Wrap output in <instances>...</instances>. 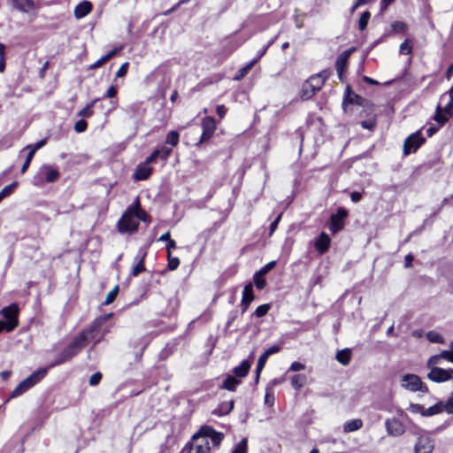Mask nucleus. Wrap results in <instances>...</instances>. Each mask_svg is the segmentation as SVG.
Instances as JSON below:
<instances>
[{"label":"nucleus","mask_w":453,"mask_h":453,"mask_svg":"<svg viewBox=\"0 0 453 453\" xmlns=\"http://www.w3.org/2000/svg\"><path fill=\"white\" fill-rule=\"evenodd\" d=\"M371 14L369 12H364L358 20V27L360 30H365L367 27Z\"/></svg>","instance_id":"nucleus-41"},{"label":"nucleus","mask_w":453,"mask_h":453,"mask_svg":"<svg viewBox=\"0 0 453 453\" xmlns=\"http://www.w3.org/2000/svg\"><path fill=\"white\" fill-rule=\"evenodd\" d=\"M13 5L21 12H28L35 8V2L33 0H13Z\"/></svg>","instance_id":"nucleus-28"},{"label":"nucleus","mask_w":453,"mask_h":453,"mask_svg":"<svg viewBox=\"0 0 453 453\" xmlns=\"http://www.w3.org/2000/svg\"><path fill=\"white\" fill-rule=\"evenodd\" d=\"M48 368H41L35 372H34L31 375H29L27 378L23 380L12 392L11 397L14 398L17 396L21 395L26 391H27L29 388L34 387L35 384H37L41 380L44 378V376L47 374Z\"/></svg>","instance_id":"nucleus-3"},{"label":"nucleus","mask_w":453,"mask_h":453,"mask_svg":"<svg viewBox=\"0 0 453 453\" xmlns=\"http://www.w3.org/2000/svg\"><path fill=\"white\" fill-rule=\"evenodd\" d=\"M138 255L140 256L139 261L131 271V276L133 277L138 276L141 273L146 270L144 265V259L147 255V252L141 249L139 250Z\"/></svg>","instance_id":"nucleus-23"},{"label":"nucleus","mask_w":453,"mask_h":453,"mask_svg":"<svg viewBox=\"0 0 453 453\" xmlns=\"http://www.w3.org/2000/svg\"><path fill=\"white\" fill-rule=\"evenodd\" d=\"M193 444H207L210 446V441H208V437L205 434H201V429L193 435Z\"/></svg>","instance_id":"nucleus-37"},{"label":"nucleus","mask_w":453,"mask_h":453,"mask_svg":"<svg viewBox=\"0 0 453 453\" xmlns=\"http://www.w3.org/2000/svg\"><path fill=\"white\" fill-rule=\"evenodd\" d=\"M172 152V149L167 147H162L158 150L153 151L150 157H148V162H156L157 158H160L163 161H165L170 153Z\"/></svg>","instance_id":"nucleus-22"},{"label":"nucleus","mask_w":453,"mask_h":453,"mask_svg":"<svg viewBox=\"0 0 453 453\" xmlns=\"http://www.w3.org/2000/svg\"><path fill=\"white\" fill-rule=\"evenodd\" d=\"M363 101L364 99L360 96L351 93L349 91V88H348L342 104L344 110H346V106L348 104H356L357 105H362Z\"/></svg>","instance_id":"nucleus-25"},{"label":"nucleus","mask_w":453,"mask_h":453,"mask_svg":"<svg viewBox=\"0 0 453 453\" xmlns=\"http://www.w3.org/2000/svg\"><path fill=\"white\" fill-rule=\"evenodd\" d=\"M401 386L411 392L427 393L428 388L422 382L421 379L412 373L405 374L401 379Z\"/></svg>","instance_id":"nucleus-6"},{"label":"nucleus","mask_w":453,"mask_h":453,"mask_svg":"<svg viewBox=\"0 0 453 453\" xmlns=\"http://www.w3.org/2000/svg\"><path fill=\"white\" fill-rule=\"evenodd\" d=\"M257 63V59H252L250 63H248L245 66L242 67L238 74L235 77V80L239 81L242 79L252 68V66Z\"/></svg>","instance_id":"nucleus-36"},{"label":"nucleus","mask_w":453,"mask_h":453,"mask_svg":"<svg viewBox=\"0 0 453 453\" xmlns=\"http://www.w3.org/2000/svg\"><path fill=\"white\" fill-rule=\"evenodd\" d=\"M102 379V374L99 372L93 373L89 379V385L96 386Z\"/></svg>","instance_id":"nucleus-57"},{"label":"nucleus","mask_w":453,"mask_h":453,"mask_svg":"<svg viewBox=\"0 0 453 453\" xmlns=\"http://www.w3.org/2000/svg\"><path fill=\"white\" fill-rule=\"evenodd\" d=\"M304 369L305 365L303 364L295 361L291 364L290 367L288 368V372H299Z\"/></svg>","instance_id":"nucleus-58"},{"label":"nucleus","mask_w":453,"mask_h":453,"mask_svg":"<svg viewBox=\"0 0 453 453\" xmlns=\"http://www.w3.org/2000/svg\"><path fill=\"white\" fill-rule=\"evenodd\" d=\"M120 50H121V48H115V49H113L109 53H107L106 55L103 56L101 58H99L94 64H92L89 68L90 69L99 68L104 64H105L107 61H109L111 58H112Z\"/></svg>","instance_id":"nucleus-27"},{"label":"nucleus","mask_w":453,"mask_h":453,"mask_svg":"<svg viewBox=\"0 0 453 453\" xmlns=\"http://www.w3.org/2000/svg\"><path fill=\"white\" fill-rule=\"evenodd\" d=\"M241 383V380L237 378L228 375L223 382L221 386L222 388L226 389L228 391H234L236 387Z\"/></svg>","instance_id":"nucleus-31"},{"label":"nucleus","mask_w":453,"mask_h":453,"mask_svg":"<svg viewBox=\"0 0 453 453\" xmlns=\"http://www.w3.org/2000/svg\"><path fill=\"white\" fill-rule=\"evenodd\" d=\"M83 335H76L73 340L58 355L55 361L48 368L62 365L75 357L84 346Z\"/></svg>","instance_id":"nucleus-1"},{"label":"nucleus","mask_w":453,"mask_h":453,"mask_svg":"<svg viewBox=\"0 0 453 453\" xmlns=\"http://www.w3.org/2000/svg\"><path fill=\"white\" fill-rule=\"evenodd\" d=\"M434 445L428 437H419L415 445V453H432Z\"/></svg>","instance_id":"nucleus-15"},{"label":"nucleus","mask_w":453,"mask_h":453,"mask_svg":"<svg viewBox=\"0 0 453 453\" xmlns=\"http://www.w3.org/2000/svg\"><path fill=\"white\" fill-rule=\"evenodd\" d=\"M129 64L127 62L121 65L119 70L116 73V77H123L127 74Z\"/></svg>","instance_id":"nucleus-59"},{"label":"nucleus","mask_w":453,"mask_h":453,"mask_svg":"<svg viewBox=\"0 0 453 453\" xmlns=\"http://www.w3.org/2000/svg\"><path fill=\"white\" fill-rule=\"evenodd\" d=\"M151 163L152 162H148V157H147L143 163L140 164L137 166L136 171L134 174V178L136 180H147L152 173V168L150 166V165Z\"/></svg>","instance_id":"nucleus-13"},{"label":"nucleus","mask_w":453,"mask_h":453,"mask_svg":"<svg viewBox=\"0 0 453 453\" xmlns=\"http://www.w3.org/2000/svg\"><path fill=\"white\" fill-rule=\"evenodd\" d=\"M276 265V261H271L268 264H266L265 266H263L257 273L260 275H265L268 273L271 270H273Z\"/></svg>","instance_id":"nucleus-52"},{"label":"nucleus","mask_w":453,"mask_h":453,"mask_svg":"<svg viewBox=\"0 0 453 453\" xmlns=\"http://www.w3.org/2000/svg\"><path fill=\"white\" fill-rule=\"evenodd\" d=\"M201 434H205L208 437V441L211 440L213 446L218 447L223 440V434L216 432L212 427L205 426L201 427Z\"/></svg>","instance_id":"nucleus-14"},{"label":"nucleus","mask_w":453,"mask_h":453,"mask_svg":"<svg viewBox=\"0 0 453 453\" xmlns=\"http://www.w3.org/2000/svg\"><path fill=\"white\" fill-rule=\"evenodd\" d=\"M352 352L350 349L338 350L335 358L342 365L346 366L350 363Z\"/></svg>","instance_id":"nucleus-24"},{"label":"nucleus","mask_w":453,"mask_h":453,"mask_svg":"<svg viewBox=\"0 0 453 453\" xmlns=\"http://www.w3.org/2000/svg\"><path fill=\"white\" fill-rule=\"evenodd\" d=\"M330 243L331 239L329 235L325 232H322L318 237V239L315 241L314 246L317 251L322 255L328 250Z\"/></svg>","instance_id":"nucleus-17"},{"label":"nucleus","mask_w":453,"mask_h":453,"mask_svg":"<svg viewBox=\"0 0 453 453\" xmlns=\"http://www.w3.org/2000/svg\"><path fill=\"white\" fill-rule=\"evenodd\" d=\"M434 120L439 124V127H442L448 121L446 115L440 111L439 106L437 107V112L434 116Z\"/></svg>","instance_id":"nucleus-49"},{"label":"nucleus","mask_w":453,"mask_h":453,"mask_svg":"<svg viewBox=\"0 0 453 453\" xmlns=\"http://www.w3.org/2000/svg\"><path fill=\"white\" fill-rule=\"evenodd\" d=\"M426 339L430 342H435V343H443L444 342L443 337L440 334H438L434 331H429L426 334Z\"/></svg>","instance_id":"nucleus-40"},{"label":"nucleus","mask_w":453,"mask_h":453,"mask_svg":"<svg viewBox=\"0 0 453 453\" xmlns=\"http://www.w3.org/2000/svg\"><path fill=\"white\" fill-rule=\"evenodd\" d=\"M88 124L84 119L78 120L74 125V130L77 133H82L87 129Z\"/></svg>","instance_id":"nucleus-53"},{"label":"nucleus","mask_w":453,"mask_h":453,"mask_svg":"<svg viewBox=\"0 0 453 453\" xmlns=\"http://www.w3.org/2000/svg\"><path fill=\"white\" fill-rule=\"evenodd\" d=\"M119 293V286H115L106 296L104 304L108 305L111 303Z\"/></svg>","instance_id":"nucleus-45"},{"label":"nucleus","mask_w":453,"mask_h":453,"mask_svg":"<svg viewBox=\"0 0 453 453\" xmlns=\"http://www.w3.org/2000/svg\"><path fill=\"white\" fill-rule=\"evenodd\" d=\"M386 430L388 435L401 436L405 433L404 425L397 418H388L385 421Z\"/></svg>","instance_id":"nucleus-12"},{"label":"nucleus","mask_w":453,"mask_h":453,"mask_svg":"<svg viewBox=\"0 0 453 453\" xmlns=\"http://www.w3.org/2000/svg\"><path fill=\"white\" fill-rule=\"evenodd\" d=\"M180 265V259L178 257H172L171 254L168 255V269L173 271L178 268Z\"/></svg>","instance_id":"nucleus-51"},{"label":"nucleus","mask_w":453,"mask_h":453,"mask_svg":"<svg viewBox=\"0 0 453 453\" xmlns=\"http://www.w3.org/2000/svg\"><path fill=\"white\" fill-rule=\"evenodd\" d=\"M280 350V347L278 346V345H273L272 347H270L269 349H267L258 358L257 360V372H261L262 370L264 369L265 364H266V361L268 359V357L271 356V355H273V354H276L278 353L279 351Z\"/></svg>","instance_id":"nucleus-19"},{"label":"nucleus","mask_w":453,"mask_h":453,"mask_svg":"<svg viewBox=\"0 0 453 453\" xmlns=\"http://www.w3.org/2000/svg\"><path fill=\"white\" fill-rule=\"evenodd\" d=\"M410 411L412 413H420L422 415V412L425 411V407L418 403H411L409 406Z\"/></svg>","instance_id":"nucleus-56"},{"label":"nucleus","mask_w":453,"mask_h":453,"mask_svg":"<svg viewBox=\"0 0 453 453\" xmlns=\"http://www.w3.org/2000/svg\"><path fill=\"white\" fill-rule=\"evenodd\" d=\"M270 310V305L269 304H262V305H259L255 312H254V315L257 318H262L264 317L265 315L267 314V312L269 311Z\"/></svg>","instance_id":"nucleus-46"},{"label":"nucleus","mask_w":453,"mask_h":453,"mask_svg":"<svg viewBox=\"0 0 453 453\" xmlns=\"http://www.w3.org/2000/svg\"><path fill=\"white\" fill-rule=\"evenodd\" d=\"M445 411L449 414H453V393L448 398V400L443 403Z\"/></svg>","instance_id":"nucleus-54"},{"label":"nucleus","mask_w":453,"mask_h":453,"mask_svg":"<svg viewBox=\"0 0 453 453\" xmlns=\"http://www.w3.org/2000/svg\"><path fill=\"white\" fill-rule=\"evenodd\" d=\"M38 174L43 177L46 181L50 183L56 181L59 177V172L56 168L48 165H42L40 168Z\"/></svg>","instance_id":"nucleus-16"},{"label":"nucleus","mask_w":453,"mask_h":453,"mask_svg":"<svg viewBox=\"0 0 453 453\" xmlns=\"http://www.w3.org/2000/svg\"><path fill=\"white\" fill-rule=\"evenodd\" d=\"M254 282L256 288L259 290L265 288L266 281L264 279V275H260L257 272L254 274Z\"/></svg>","instance_id":"nucleus-44"},{"label":"nucleus","mask_w":453,"mask_h":453,"mask_svg":"<svg viewBox=\"0 0 453 453\" xmlns=\"http://www.w3.org/2000/svg\"><path fill=\"white\" fill-rule=\"evenodd\" d=\"M45 144H46V140L43 139V140L37 142L34 146H27V148L30 149V151L35 150V153L39 149L42 148Z\"/></svg>","instance_id":"nucleus-60"},{"label":"nucleus","mask_w":453,"mask_h":453,"mask_svg":"<svg viewBox=\"0 0 453 453\" xmlns=\"http://www.w3.org/2000/svg\"><path fill=\"white\" fill-rule=\"evenodd\" d=\"M211 449V446H207V444H191L188 448L187 453H209Z\"/></svg>","instance_id":"nucleus-34"},{"label":"nucleus","mask_w":453,"mask_h":453,"mask_svg":"<svg viewBox=\"0 0 453 453\" xmlns=\"http://www.w3.org/2000/svg\"><path fill=\"white\" fill-rule=\"evenodd\" d=\"M441 357H440V354L432 356L426 363V366L429 369H432L433 367H437L438 365L441 364Z\"/></svg>","instance_id":"nucleus-47"},{"label":"nucleus","mask_w":453,"mask_h":453,"mask_svg":"<svg viewBox=\"0 0 453 453\" xmlns=\"http://www.w3.org/2000/svg\"><path fill=\"white\" fill-rule=\"evenodd\" d=\"M248 441L243 438L234 448L232 453H247Z\"/></svg>","instance_id":"nucleus-43"},{"label":"nucleus","mask_w":453,"mask_h":453,"mask_svg":"<svg viewBox=\"0 0 453 453\" xmlns=\"http://www.w3.org/2000/svg\"><path fill=\"white\" fill-rule=\"evenodd\" d=\"M361 127L365 129L372 130L375 127L376 121L374 119L361 121Z\"/></svg>","instance_id":"nucleus-55"},{"label":"nucleus","mask_w":453,"mask_h":453,"mask_svg":"<svg viewBox=\"0 0 453 453\" xmlns=\"http://www.w3.org/2000/svg\"><path fill=\"white\" fill-rule=\"evenodd\" d=\"M19 311L17 303H11L1 310L0 314L6 319L4 323L7 325V332H12L18 326Z\"/></svg>","instance_id":"nucleus-7"},{"label":"nucleus","mask_w":453,"mask_h":453,"mask_svg":"<svg viewBox=\"0 0 453 453\" xmlns=\"http://www.w3.org/2000/svg\"><path fill=\"white\" fill-rule=\"evenodd\" d=\"M234 409V401L222 403L217 410L213 411V414L217 415H226Z\"/></svg>","instance_id":"nucleus-32"},{"label":"nucleus","mask_w":453,"mask_h":453,"mask_svg":"<svg viewBox=\"0 0 453 453\" xmlns=\"http://www.w3.org/2000/svg\"><path fill=\"white\" fill-rule=\"evenodd\" d=\"M326 79L324 73L311 76L303 85L302 97L308 100L313 96L323 87Z\"/></svg>","instance_id":"nucleus-4"},{"label":"nucleus","mask_w":453,"mask_h":453,"mask_svg":"<svg viewBox=\"0 0 453 453\" xmlns=\"http://www.w3.org/2000/svg\"><path fill=\"white\" fill-rule=\"evenodd\" d=\"M92 11V4L89 1H83L74 8V16L80 19L87 16Z\"/></svg>","instance_id":"nucleus-21"},{"label":"nucleus","mask_w":453,"mask_h":453,"mask_svg":"<svg viewBox=\"0 0 453 453\" xmlns=\"http://www.w3.org/2000/svg\"><path fill=\"white\" fill-rule=\"evenodd\" d=\"M425 141L426 138L423 137L420 130L411 134L404 141L403 154L407 156L415 152L425 142Z\"/></svg>","instance_id":"nucleus-8"},{"label":"nucleus","mask_w":453,"mask_h":453,"mask_svg":"<svg viewBox=\"0 0 453 453\" xmlns=\"http://www.w3.org/2000/svg\"><path fill=\"white\" fill-rule=\"evenodd\" d=\"M250 369V364L247 360H243L238 366L233 369V372L236 377H245Z\"/></svg>","instance_id":"nucleus-29"},{"label":"nucleus","mask_w":453,"mask_h":453,"mask_svg":"<svg viewBox=\"0 0 453 453\" xmlns=\"http://www.w3.org/2000/svg\"><path fill=\"white\" fill-rule=\"evenodd\" d=\"M363 426V421L360 418L348 420L343 425L344 433H351L359 430Z\"/></svg>","instance_id":"nucleus-26"},{"label":"nucleus","mask_w":453,"mask_h":453,"mask_svg":"<svg viewBox=\"0 0 453 453\" xmlns=\"http://www.w3.org/2000/svg\"><path fill=\"white\" fill-rule=\"evenodd\" d=\"M111 317V314H105L97 319H96L92 324L87 328L82 330L78 335H83L84 346H86L90 341L96 340V342H100L103 337V334H101L102 326L108 321V319Z\"/></svg>","instance_id":"nucleus-2"},{"label":"nucleus","mask_w":453,"mask_h":453,"mask_svg":"<svg viewBox=\"0 0 453 453\" xmlns=\"http://www.w3.org/2000/svg\"><path fill=\"white\" fill-rule=\"evenodd\" d=\"M116 94H117V90H116L115 87L114 86H111L107 89L105 96L109 97V98H112V97H114L116 96Z\"/></svg>","instance_id":"nucleus-64"},{"label":"nucleus","mask_w":453,"mask_h":453,"mask_svg":"<svg viewBox=\"0 0 453 453\" xmlns=\"http://www.w3.org/2000/svg\"><path fill=\"white\" fill-rule=\"evenodd\" d=\"M139 226L135 219V211L132 206L128 207L118 222V230L121 234L134 233Z\"/></svg>","instance_id":"nucleus-5"},{"label":"nucleus","mask_w":453,"mask_h":453,"mask_svg":"<svg viewBox=\"0 0 453 453\" xmlns=\"http://www.w3.org/2000/svg\"><path fill=\"white\" fill-rule=\"evenodd\" d=\"M390 27L391 30L387 33L389 34V35H391L394 33H404L407 28L406 24L402 21H394Z\"/></svg>","instance_id":"nucleus-35"},{"label":"nucleus","mask_w":453,"mask_h":453,"mask_svg":"<svg viewBox=\"0 0 453 453\" xmlns=\"http://www.w3.org/2000/svg\"><path fill=\"white\" fill-rule=\"evenodd\" d=\"M216 111H217V114L219 115V117L220 119H223L225 117V115L226 114L227 108L223 104L218 105L216 108Z\"/></svg>","instance_id":"nucleus-62"},{"label":"nucleus","mask_w":453,"mask_h":453,"mask_svg":"<svg viewBox=\"0 0 453 453\" xmlns=\"http://www.w3.org/2000/svg\"><path fill=\"white\" fill-rule=\"evenodd\" d=\"M399 50L401 54H411L412 51L411 41L405 40L403 42H402Z\"/></svg>","instance_id":"nucleus-48"},{"label":"nucleus","mask_w":453,"mask_h":453,"mask_svg":"<svg viewBox=\"0 0 453 453\" xmlns=\"http://www.w3.org/2000/svg\"><path fill=\"white\" fill-rule=\"evenodd\" d=\"M427 378L436 383H441L450 380L453 378V369H442L433 367L427 373Z\"/></svg>","instance_id":"nucleus-9"},{"label":"nucleus","mask_w":453,"mask_h":453,"mask_svg":"<svg viewBox=\"0 0 453 453\" xmlns=\"http://www.w3.org/2000/svg\"><path fill=\"white\" fill-rule=\"evenodd\" d=\"M347 215L348 212L343 208H339L335 214L331 215L328 227L333 234H336L343 228L344 219Z\"/></svg>","instance_id":"nucleus-10"},{"label":"nucleus","mask_w":453,"mask_h":453,"mask_svg":"<svg viewBox=\"0 0 453 453\" xmlns=\"http://www.w3.org/2000/svg\"><path fill=\"white\" fill-rule=\"evenodd\" d=\"M254 300V294H253V286L251 283H249L245 285L243 291H242V312H244L250 303Z\"/></svg>","instance_id":"nucleus-20"},{"label":"nucleus","mask_w":453,"mask_h":453,"mask_svg":"<svg viewBox=\"0 0 453 453\" xmlns=\"http://www.w3.org/2000/svg\"><path fill=\"white\" fill-rule=\"evenodd\" d=\"M443 411H445L443 402H439L436 404H434L429 408H426V409L425 408L424 412H422V416L423 417H430V416L439 414V413L442 412Z\"/></svg>","instance_id":"nucleus-30"},{"label":"nucleus","mask_w":453,"mask_h":453,"mask_svg":"<svg viewBox=\"0 0 453 453\" xmlns=\"http://www.w3.org/2000/svg\"><path fill=\"white\" fill-rule=\"evenodd\" d=\"M97 101H98V99H95L90 104H87L86 107H84L81 111H80L79 116L83 117V118H88V117L92 116V114H93L92 107Z\"/></svg>","instance_id":"nucleus-39"},{"label":"nucleus","mask_w":453,"mask_h":453,"mask_svg":"<svg viewBox=\"0 0 453 453\" xmlns=\"http://www.w3.org/2000/svg\"><path fill=\"white\" fill-rule=\"evenodd\" d=\"M352 50H348L342 52L336 58L335 68L340 80L342 79L344 69L346 68L348 59L350 56Z\"/></svg>","instance_id":"nucleus-18"},{"label":"nucleus","mask_w":453,"mask_h":453,"mask_svg":"<svg viewBox=\"0 0 453 453\" xmlns=\"http://www.w3.org/2000/svg\"><path fill=\"white\" fill-rule=\"evenodd\" d=\"M306 376L304 374H296L291 378V386L298 390L306 383Z\"/></svg>","instance_id":"nucleus-33"},{"label":"nucleus","mask_w":453,"mask_h":453,"mask_svg":"<svg viewBox=\"0 0 453 453\" xmlns=\"http://www.w3.org/2000/svg\"><path fill=\"white\" fill-rule=\"evenodd\" d=\"M134 208V210L135 211V219L139 221V220H142V221H145L146 220V218H147V214L144 211H142L141 208H140V202H139V199H136L135 201V205L134 206H132Z\"/></svg>","instance_id":"nucleus-38"},{"label":"nucleus","mask_w":453,"mask_h":453,"mask_svg":"<svg viewBox=\"0 0 453 453\" xmlns=\"http://www.w3.org/2000/svg\"><path fill=\"white\" fill-rule=\"evenodd\" d=\"M203 133L197 144L209 140L216 130V121L213 117H205L202 120Z\"/></svg>","instance_id":"nucleus-11"},{"label":"nucleus","mask_w":453,"mask_h":453,"mask_svg":"<svg viewBox=\"0 0 453 453\" xmlns=\"http://www.w3.org/2000/svg\"><path fill=\"white\" fill-rule=\"evenodd\" d=\"M281 214L278 215V217L271 223L270 225V234H273V233L276 230L278 224L280 220Z\"/></svg>","instance_id":"nucleus-63"},{"label":"nucleus","mask_w":453,"mask_h":453,"mask_svg":"<svg viewBox=\"0 0 453 453\" xmlns=\"http://www.w3.org/2000/svg\"><path fill=\"white\" fill-rule=\"evenodd\" d=\"M179 138H180V135H179V133L176 132V131H171L168 133L167 136H166V143H169L171 144L172 146H176L179 142Z\"/></svg>","instance_id":"nucleus-42"},{"label":"nucleus","mask_w":453,"mask_h":453,"mask_svg":"<svg viewBox=\"0 0 453 453\" xmlns=\"http://www.w3.org/2000/svg\"><path fill=\"white\" fill-rule=\"evenodd\" d=\"M34 156H35V150L34 151L29 150L28 154L26 157V160L21 167V173H25L27 172Z\"/></svg>","instance_id":"nucleus-50"},{"label":"nucleus","mask_w":453,"mask_h":453,"mask_svg":"<svg viewBox=\"0 0 453 453\" xmlns=\"http://www.w3.org/2000/svg\"><path fill=\"white\" fill-rule=\"evenodd\" d=\"M440 357H441V359H446L451 363H453V353L449 350H443L440 353Z\"/></svg>","instance_id":"nucleus-61"}]
</instances>
